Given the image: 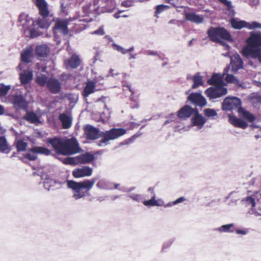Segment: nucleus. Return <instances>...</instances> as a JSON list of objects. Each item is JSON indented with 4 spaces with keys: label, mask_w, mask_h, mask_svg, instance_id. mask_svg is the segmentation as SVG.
Returning <instances> with one entry per match:
<instances>
[{
    "label": "nucleus",
    "mask_w": 261,
    "mask_h": 261,
    "mask_svg": "<svg viewBox=\"0 0 261 261\" xmlns=\"http://www.w3.org/2000/svg\"><path fill=\"white\" fill-rule=\"evenodd\" d=\"M21 83L22 85L28 84L33 79V72L29 70H24L19 74Z\"/></svg>",
    "instance_id": "obj_30"
},
{
    "label": "nucleus",
    "mask_w": 261,
    "mask_h": 261,
    "mask_svg": "<svg viewBox=\"0 0 261 261\" xmlns=\"http://www.w3.org/2000/svg\"><path fill=\"white\" fill-rule=\"evenodd\" d=\"M68 21L66 19L58 20L55 23L54 29L60 30L64 36H66L68 34Z\"/></svg>",
    "instance_id": "obj_20"
},
{
    "label": "nucleus",
    "mask_w": 261,
    "mask_h": 261,
    "mask_svg": "<svg viewBox=\"0 0 261 261\" xmlns=\"http://www.w3.org/2000/svg\"><path fill=\"white\" fill-rule=\"evenodd\" d=\"M33 57V51L32 48H27L21 53V58L22 62L29 63L31 62Z\"/></svg>",
    "instance_id": "obj_32"
},
{
    "label": "nucleus",
    "mask_w": 261,
    "mask_h": 261,
    "mask_svg": "<svg viewBox=\"0 0 261 261\" xmlns=\"http://www.w3.org/2000/svg\"><path fill=\"white\" fill-rule=\"evenodd\" d=\"M207 34L213 42L223 43L220 38L229 41L232 40L230 33L223 27H211L208 29Z\"/></svg>",
    "instance_id": "obj_6"
},
{
    "label": "nucleus",
    "mask_w": 261,
    "mask_h": 261,
    "mask_svg": "<svg viewBox=\"0 0 261 261\" xmlns=\"http://www.w3.org/2000/svg\"><path fill=\"white\" fill-rule=\"evenodd\" d=\"M93 169L88 166H83L72 171V175L75 178L89 177L92 174Z\"/></svg>",
    "instance_id": "obj_15"
},
{
    "label": "nucleus",
    "mask_w": 261,
    "mask_h": 261,
    "mask_svg": "<svg viewBox=\"0 0 261 261\" xmlns=\"http://www.w3.org/2000/svg\"><path fill=\"white\" fill-rule=\"evenodd\" d=\"M49 52V48L45 44L38 45L35 48L36 55L40 57H45Z\"/></svg>",
    "instance_id": "obj_31"
},
{
    "label": "nucleus",
    "mask_w": 261,
    "mask_h": 261,
    "mask_svg": "<svg viewBox=\"0 0 261 261\" xmlns=\"http://www.w3.org/2000/svg\"><path fill=\"white\" fill-rule=\"evenodd\" d=\"M81 60L79 57L76 55L73 54L71 57L64 61V64L69 66L72 69L77 68L80 65Z\"/></svg>",
    "instance_id": "obj_23"
},
{
    "label": "nucleus",
    "mask_w": 261,
    "mask_h": 261,
    "mask_svg": "<svg viewBox=\"0 0 261 261\" xmlns=\"http://www.w3.org/2000/svg\"><path fill=\"white\" fill-rule=\"evenodd\" d=\"M148 54L150 56H159V54L157 51L153 50H148Z\"/></svg>",
    "instance_id": "obj_63"
},
{
    "label": "nucleus",
    "mask_w": 261,
    "mask_h": 261,
    "mask_svg": "<svg viewBox=\"0 0 261 261\" xmlns=\"http://www.w3.org/2000/svg\"><path fill=\"white\" fill-rule=\"evenodd\" d=\"M250 214L254 215L255 217H258L261 216V214L260 212L257 211L255 208L252 207L249 211Z\"/></svg>",
    "instance_id": "obj_55"
},
{
    "label": "nucleus",
    "mask_w": 261,
    "mask_h": 261,
    "mask_svg": "<svg viewBox=\"0 0 261 261\" xmlns=\"http://www.w3.org/2000/svg\"><path fill=\"white\" fill-rule=\"evenodd\" d=\"M230 23L232 28L236 30H241L243 28H246L251 30L257 28H261V23L256 21L247 22L245 20H240L235 18L230 19Z\"/></svg>",
    "instance_id": "obj_8"
},
{
    "label": "nucleus",
    "mask_w": 261,
    "mask_h": 261,
    "mask_svg": "<svg viewBox=\"0 0 261 261\" xmlns=\"http://www.w3.org/2000/svg\"><path fill=\"white\" fill-rule=\"evenodd\" d=\"M188 101L196 106L203 107L207 104L205 97L200 93L192 92L188 97Z\"/></svg>",
    "instance_id": "obj_12"
},
{
    "label": "nucleus",
    "mask_w": 261,
    "mask_h": 261,
    "mask_svg": "<svg viewBox=\"0 0 261 261\" xmlns=\"http://www.w3.org/2000/svg\"><path fill=\"white\" fill-rule=\"evenodd\" d=\"M246 43L242 49V55L248 59H257L261 63V32H250Z\"/></svg>",
    "instance_id": "obj_3"
},
{
    "label": "nucleus",
    "mask_w": 261,
    "mask_h": 261,
    "mask_svg": "<svg viewBox=\"0 0 261 261\" xmlns=\"http://www.w3.org/2000/svg\"><path fill=\"white\" fill-rule=\"evenodd\" d=\"M144 205L147 206H160L162 205V204L159 203L155 199V194L153 193V195L151 197V198L148 200H144L142 201Z\"/></svg>",
    "instance_id": "obj_40"
},
{
    "label": "nucleus",
    "mask_w": 261,
    "mask_h": 261,
    "mask_svg": "<svg viewBox=\"0 0 261 261\" xmlns=\"http://www.w3.org/2000/svg\"><path fill=\"white\" fill-rule=\"evenodd\" d=\"M32 151L36 152V154H43L48 155L50 153V151L48 149L41 146H35L32 148Z\"/></svg>",
    "instance_id": "obj_38"
},
{
    "label": "nucleus",
    "mask_w": 261,
    "mask_h": 261,
    "mask_svg": "<svg viewBox=\"0 0 261 261\" xmlns=\"http://www.w3.org/2000/svg\"><path fill=\"white\" fill-rule=\"evenodd\" d=\"M229 122L236 127H240L243 129L246 128L248 124L243 120L238 118L235 116L228 115Z\"/></svg>",
    "instance_id": "obj_22"
},
{
    "label": "nucleus",
    "mask_w": 261,
    "mask_h": 261,
    "mask_svg": "<svg viewBox=\"0 0 261 261\" xmlns=\"http://www.w3.org/2000/svg\"><path fill=\"white\" fill-rule=\"evenodd\" d=\"M141 135V133L139 134H135L132 136L130 138L128 139L129 143H132L138 137H139Z\"/></svg>",
    "instance_id": "obj_59"
},
{
    "label": "nucleus",
    "mask_w": 261,
    "mask_h": 261,
    "mask_svg": "<svg viewBox=\"0 0 261 261\" xmlns=\"http://www.w3.org/2000/svg\"><path fill=\"white\" fill-rule=\"evenodd\" d=\"M229 68L230 67L228 66L224 69L223 75H224L225 74H226V76L225 77V81L227 82L231 83H237L238 80L233 75L227 73L228 70H229Z\"/></svg>",
    "instance_id": "obj_41"
},
{
    "label": "nucleus",
    "mask_w": 261,
    "mask_h": 261,
    "mask_svg": "<svg viewBox=\"0 0 261 261\" xmlns=\"http://www.w3.org/2000/svg\"><path fill=\"white\" fill-rule=\"evenodd\" d=\"M227 93V89L224 86L211 87L204 92L205 94L210 100L220 98L225 95Z\"/></svg>",
    "instance_id": "obj_10"
},
{
    "label": "nucleus",
    "mask_w": 261,
    "mask_h": 261,
    "mask_svg": "<svg viewBox=\"0 0 261 261\" xmlns=\"http://www.w3.org/2000/svg\"><path fill=\"white\" fill-rule=\"evenodd\" d=\"M59 119L62 122L63 128L68 129L71 126L72 119L66 113H62L59 115Z\"/></svg>",
    "instance_id": "obj_28"
},
{
    "label": "nucleus",
    "mask_w": 261,
    "mask_h": 261,
    "mask_svg": "<svg viewBox=\"0 0 261 261\" xmlns=\"http://www.w3.org/2000/svg\"><path fill=\"white\" fill-rule=\"evenodd\" d=\"M11 89L10 85H5L2 83L0 84V95L1 96H5Z\"/></svg>",
    "instance_id": "obj_45"
},
{
    "label": "nucleus",
    "mask_w": 261,
    "mask_h": 261,
    "mask_svg": "<svg viewBox=\"0 0 261 261\" xmlns=\"http://www.w3.org/2000/svg\"><path fill=\"white\" fill-rule=\"evenodd\" d=\"M209 85L214 86H224L225 84L223 81L221 75L219 74H214L207 81Z\"/></svg>",
    "instance_id": "obj_27"
},
{
    "label": "nucleus",
    "mask_w": 261,
    "mask_h": 261,
    "mask_svg": "<svg viewBox=\"0 0 261 261\" xmlns=\"http://www.w3.org/2000/svg\"><path fill=\"white\" fill-rule=\"evenodd\" d=\"M8 150L9 152V145L5 136L0 137V151L5 152Z\"/></svg>",
    "instance_id": "obj_42"
},
{
    "label": "nucleus",
    "mask_w": 261,
    "mask_h": 261,
    "mask_svg": "<svg viewBox=\"0 0 261 261\" xmlns=\"http://www.w3.org/2000/svg\"><path fill=\"white\" fill-rule=\"evenodd\" d=\"M95 83L92 81L87 82L85 87L82 91V95L84 98H87L90 94L94 93L95 89Z\"/></svg>",
    "instance_id": "obj_26"
},
{
    "label": "nucleus",
    "mask_w": 261,
    "mask_h": 261,
    "mask_svg": "<svg viewBox=\"0 0 261 261\" xmlns=\"http://www.w3.org/2000/svg\"><path fill=\"white\" fill-rule=\"evenodd\" d=\"M47 17L48 16H41L35 21V27L37 30H39V28L47 29L49 28L51 23V20H49Z\"/></svg>",
    "instance_id": "obj_21"
},
{
    "label": "nucleus",
    "mask_w": 261,
    "mask_h": 261,
    "mask_svg": "<svg viewBox=\"0 0 261 261\" xmlns=\"http://www.w3.org/2000/svg\"><path fill=\"white\" fill-rule=\"evenodd\" d=\"M185 19L189 21L196 24L202 23L203 22L204 18L202 16L196 14L194 12H185Z\"/></svg>",
    "instance_id": "obj_18"
},
{
    "label": "nucleus",
    "mask_w": 261,
    "mask_h": 261,
    "mask_svg": "<svg viewBox=\"0 0 261 261\" xmlns=\"http://www.w3.org/2000/svg\"><path fill=\"white\" fill-rule=\"evenodd\" d=\"M39 175L40 176L41 180H43L44 188L48 191L50 190L51 187L57 183V181L50 178L49 175L45 173L41 172Z\"/></svg>",
    "instance_id": "obj_24"
},
{
    "label": "nucleus",
    "mask_w": 261,
    "mask_h": 261,
    "mask_svg": "<svg viewBox=\"0 0 261 261\" xmlns=\"http://www.w3.org/2000/svg\"><path fill=\"white\" fill-rule=\"evenodd\" d=\"M120 184H116V183H113V189H118L120 188L119 187Z\"/></svg>",
    "instance_id": "obj_64"
},
{
    "label": "nucleus",
    "mask_w": 261,
    "mask_h": 261,
    "mask_svg": "<svg viewBox=\"0 0 261 261\" xmlns=\"http://www.w3.org/2000/svg\"><path fill=\"white\" fill-rule=\"evenodd\" d=\"M238 112L240 115L250 122H253L255 119V117L252 114L242 107L239 109Z\"/></svg>",
    "instance_id": "obj_37"
},
{
    "label": "nucleus",
    "mask_w": 261,
    "mask_h": 261,
    "mask_svg": "<svg viewBox=\"0 0 261 261\" xmlns=\"http://www.w3.org/2000/svg\"><path fill=\"white\" fill-rule=\"evenodd\" d=\"M174 242V239H171L166 242H165L162 246V250H164L167 248H168L171 245L173 244Z\"/></svg>",
    "instance_id": "obj_51"
},
{
    "label": "nucleus",
    "mask_w": 261,
    "mask_h": 261,
    "mask_svg": "<svg viewBox=\"0 0 261 261\" xmlns=\"http://www.w3.org/2000/svg\"><path fill=\"white\" fill-rule=\"evenodd\" d=\"M252 102H254L255 100H256V101L258 103L261 102V97L260 96H253L252 97Z\"/></svg>",
    "instance_id": "obj_62"
},
{
    "label": "nucleus",
    "mask_w": 261,
    "mask_h": 261,
    "mask_svg": "<svg viewBox=\"0 0 261 261\" xmlns=\"http://www.w3.org/2000/svg\"><path fill=\"white\" fill-rule=\"evenodd\" d=\"M93 34L99 35H103L105 34V31L103 29L102 27H100L98 30L95 31Z\"/></svg>",
    "instance_id": "obj_57"
},
{
    "label": "nucleus",
    "mask_w": 261,
    "mask_h": 261,
    "mask_svg": "<svg viewBox=\"0 0 261 261\" xmlns=\"http://www.w3.org/2000/svg\"><path fill=\"white\" fill-rule=\"evenodd\" d=\"M97 188L101 190H113V183L105 179L100 180L96 184Z\"/></svg>",
    "instance_id": "obj_33"
},
{
    "label": "nucleus",
    "mask_w": 261,
    "mask_h": 261,
    "mask_svg": "<svg viewBox=\"0 0 261 261\" xmlns=\"http://www.w3.org/2000/svg\"><path fill=\"white\" fill-rule=\"evenodd\" d=\"M48 143L58 154L70 155L79 153L81 148L77 140L74 138L70 139L54 138L49 139Z\"/></svg>",
    "instance_id": "obj_2"
},
{
    "label": "nucleus",
    "mask_w": 261,
    "mask_h": 261,
    "mask_svg": "<svg viewBox=\"0 0 261 261\" xmlns=\"http://www.w3.org/2000/svg\"><path fill=\"white\" fill-rule=\"evenodd\" d=\"M128 197L132 199L133 200L137 202L142 201L143 197L141 194H130L128 195Z\"/></svg>",
    "instance_id": "obj_47"
},
{
    "label": "nucleus",
    "mask_w": 261,
    "mask_h": 261,
    "mask_svg": "<svg viewBox=\"0 0 261 261\" xmlns=\"http://www.w3.org/2000/svg\"><path fill=\"white\" fill-rule=\"evenodd\" d=\"M26 113L23 119L32 124H37L40 123L39 117L33 111H25Z\"/></svg>",
    "instance_id": "obj_25"
},
{
    "label": "nucleus",
    "mask_w": 261,
    "mask_h": 261,
    "mask_svg": "<svg viewBox=\"0 0 261 261\" xmlns=\"http://www.w3.org/2000/svg\"><path fill=\"white\" fill-rule=\"evenodd\" d=\"M24 157L30 161H35L37 158V155L36 153L33 152L32 151V148H31L29 150V152L24 154Z\"/></svg>",
    "instance_id": "obj_46"
},
{
    "label": "nucleus",
    "mask_w": 261,
    "mask_h": 261,
    "mask_svg": "<svg viewBox=\"0 0 261 261\" xmlns=\"http://www.w3.org/2000/svg\"><path fill=\"white\" fill-rule=\"evenodd\" d=\"M191 121L192 126H196L198 129H200L206 122V118L200 114L197 109L195 108V112L191 118Z\"/></svg>",
    "instance_id": "obj_13"
},
{
    "label": "nucleus",
    "mask_w": 261,
    "mask_h": 261,
    "mask_svg": "<svg viewBox=\"0 0 261 261\" xmlns=\"http://www.w3.org/2000/svg\"><path fill=\"white\" fill-rule=\"evenodd\" d=\"M166 3H169L175 8H178L177 4L178 0H164Z\"/></svg>",
    "instance_id": "obj_56"
},
{
    "label": "nucleus",
    "mask_w": 261,
    "mask_h": 261,
    "mask_svg": "<svg viewBox=\"0 0 261 261\" xmlns=\"http://www.w3.org/2000/svg\"><path fill=\"white\" fill-rule=\"evenodd\" d=\"M48 79L46 75H41L38 76L36 77L37 83L41 86H44L45 85H47Z\"/></svg>",
    "instance_id": "obj_44"
},
{
    "label": "nucleus",
    "mask_w": 261,
    "mask_h": 261,
    "mask_svg": "<svg viewBox=\"0 0 261 261\" xmlns=\"http://www.w3.org/2000/svg\"><path fill=\"white\" fill-rule=\"evenodd\" d=\"M241 107L240 99L236 97H227L224 99L222 103V109L224 111H230L239 109Z\"/></svg>",
    "instance_id": "obj_11"
},
{
    "label": "nucleus",
    "mask_w": 261,
    "mask_h": 261,
    "mask_svg": "<svg viewBox=\"0 0 261 261\" xmlns=\"http://www.w3.org/2000/svg\"><path fill=\"white\" fill-rule=\"evenodd\" d=\"M105 1V4L102 6L104 8L101 10L102 13H111L115 8V4L112 0H101Z\"/></svg>",
    "instance_id": "obj_35"
},
{
    "label": "nucleus",
    "mask_w": 261,
    "mask_h": 261,
    "mask_svg": "<svg viewBox=\"0 0 261 261\" xmlns=\"http://www.w3.org/2000/svg\"><path fill=\"white\" fill-rule=\"evenodd\" d=\"M72 76V74L69 73H63L60 76V79L62 81L66 82Z\"/></svg>",
    "instance_id": "obj_50"
},
{
    "label": "nucleus",
    "mask_w": 261,
    "mask_h": 261,
    "mask_svg": "<svg viewBox=\"0 0 261 261\" xmlns=\"http://www.w3.org/2000/svg\"><path fill=\"white\" fill-rule=\"evenodd\" d=\"M193 81L194 83L192 86L193 89L198 88L203 84L202 77L199 72L196 73V74L193 76Z\"/></svg>",
    "instance_id": "obj_39"
},
{
    "label": "nucleus",
    "mask_w": 261,
    "mask_h": 261,
    "mask_svg": "<svg viewBox=\"0 0 261 261\" xmlns=\"http://www.w3.org/2000/svg\"><path fill=\"white\" fill-rule=\"evenodd\" d=\"M230 66L233 72H237L239 70L243 68V61L240 56L235 53L230 57Z\"/></svg>",
    "instance_id": "obj_14"
},
{
    "label": "nucleus",
    "mask_w": 261,
    "mask_h": 261,
    "mask_svg": "<svg viewBox=\"0 0 261 261\" xmlns=\"http://www.w3.org/2000/svg\"><path fill=\"white\" fill-rule=\"evenodd\" d=\"M126 130L122 128H113L109 130L100 132L99 128L91 125H87L84 127V134L89 140L102 139L97 142V145L103 147L110 144L111 140H115L124 135Z\"/></svg>",
    "instance_id": "obj_1"
},
{
    "label": "nucleus",
    "mask_w": 261,
    "mask_h": 261,
    "mask_svg": "<svg viewBox=\"0 0 261 261\" xmlns=\"http://www.w3.org/2000/svg\"><path fill=\"white\" fill-rule=\"evenodd\" d=\"M135 188H136L135 187H132L128 188H125L124 187H121L119 189V190L122 191L123 192H130L134 191L135 189Z\"/></svg>",
    "instance_id": "obj_54"
},
{
    "label": "nucleus",
    "mask_w": 261,
    "mask_h": 261,
    "mask_svg": "<svg viewBox=\"0 0 261 261\" xmlns=\"http://www.w3.org/2000/svg\"><path fill=\"white\" fill-rule=\"evenodd\" d=\"M112 47L114 49L116 50L117 51L120 52L123 55H125L126 54V49H125L123 47L118 45L115 43L112 44Z\"/></svg>",
    "instance_id": "obj_48"
},
{
    "label": "nucleus",
    "mask_w": 261,
    "mask_h": 261,
    "mask_svg": "<svg viewBox=\"0 0 261 261\" xmlns=\"http://www.w3.org/2000/svg\"><path fill=\"white\" fill-rule=\"evenodd\" d=\"M186 200V198L184 197H180L174 201V203L175 205H176L178 203H181Z\"/></svg>",
    "instance_id": "obj_60"
},
{
    "label": "nucleus",
    "mask_w": 261,
    "mask_h": 261,
    "mask_svg": "<svg viewBox=\"0 0 261 261\" xmlns=\"http://www.w3.org/2000/svg\"><path fill=\"white\" fill-rule=\"evenodd\" d=\"M35 5L38 8L39 14L41 16H48V5L45 0H36Z\"/></svg>",
    "instance_id": "obj_19"
},
{
    "label": "nucleus",
    "mask_w": 261,
    "mask_h": 261,
    "mask_svg": "<svg viewBox=\"0 0 261 261\" xmlns=\"http://www.w3.org/2000/svg\"><path fill=\"white\" fill-rule=\"evenodd\" d=\"M220 3L226 7V13L230 17H233L236 14L234 6L231 2L228 0H218Z\"/></svg>",
    "instance_id": "obj_29"
},
{
    "label": "nucleus",
    "mask_w": 261,
    "mask_h": 261,
    "mask_svg": "<svg viewBox=\"0 0 261 261\" xmlns=\"http://www.w3.org/2000/svg\"><path fill=\"white\" fill-rule=\"evenodd\" d=\"M248 232V228H244L243 229H237L236 233L238 234L246 235Z\"/></svg>",
    "instance_id": "obj_53"
},
{
    "label": "nucleus",
    "mask_w": 261,
    "mask_h": 261,
    "mask_svg": "<svg viewBox=\"0 0 261 261\" xmlns=\"http://www.w3.org/2000/svg\"><path fill=\"white\" fill-rule=\"evenodd\" d=\"M28 143L22 140H18L16 142V147L18 151H24L26 150Z\"/></svg>",
    "instance_id": "obj_43"
},
{
    "label": "nucleus",
    "mask_w": 261,
    "mask_h": 261,
    "mask_svg": "<svg viewBox=\"0 0 261 261\" xmlns=\"http://www.w3.org/2000/svg\"><path fill=\"white\" fill-rule=\"evenodd\" d=\"M195 112V108L194 109L189 105H185L178 112L177 116L181 119H187L190 118Z\"/></svg>",
    "instance_id": "obj_16"
},
{
    "label": "nucleus",
    "mask_w": 261,
    "mask_h": 261,
    "mask_svg": "<svg viewBox=\"0 0 261 261\" xmlns=\"http://www.w3.org/2000/svg\"><path fill=\"white\" fill-rule=\"evenodd\" d=\"M204 117L208 119L215 120L218 117L217 111L213 109L206 108L203 111Z\"/></svg>",
    "instance_id": "obj_34"
},
{
    "label": "nucleus",
    "mask_w": 261,
    "mask_h": 261,
    "mask_svg": "<svg viewBox=\"0 0 261 261\" xmlns=\"http://www.w3.org/2000/svg\"><path fill=\"white\" fill-rule=\"evenodd\" d=\"M161 204H162V206H164L165 207H171L175 204L174 203V201L173 202H169L167 203H164V201H162L160 203Z\"/></svg>",
    "instance_id": "obj_61"
},
{
    "label": "nucleus",
    "mask_w": 261,
    "mask_h": 261,
    "mask_svg": "<svg viewBox=\"0 0 261 261\" xmlns=\"http://www.w3.org/2000/svg\"><path fill=\"white\" fill-rule=\"evenodd\" d=\"M165 11L163 7V5H159L156 6L155 15L157 16V15L161 13L162 12Z\"/></svg>",
    "instance_id": "obj_52"
},
{
    "label": "nucleus",
    "mask_w": 261,
    "mask_h": 261,
    "mask_svg": "<svg viewBox=\"0 0 261 261\" xmlns=\"http://www.w3.org/2000/svg\"><path fill=\"white\" fill-rule=\"evenodd\" d=\"M94 159L95 157L93 154L87 152L75 157H66L63 160V163L71 165L85 164L91 163Z\"/></svg>",
    "instance_id": "obj_7"
},
{
    "label": "nucleus",
    "mask_w": 261,
    "mask_h": 261,
    "mask_svg": "<svg viewBox=\"0 0 261 261\" xmlns=\"http://www.w3.org/2000/svg\"><path fill=\"white\" fill-rule=\"evenodd\" d=\"M96 180V178H93L91 180H84L81 182L68 180H67V188L73 191L72 197L75 200H79L84 198L86 194H89V193L86 192L90 191L93 188Z\"/></svg>",
    "instance_id": "obj_4"
},
{
    "label": "nucleus",
    "mask_w": 261,
    "mask_h": 261,
    "mask_svg": "<svg viewBox=\"0 0 261 261\" xmlns=\"http://www.w3.org/2000/svg\"><path fill=\"white\" fill-rule=\"evenodd\" d=\"M60 6H61V11L63 13H65L66 12V6L64 5V0H61L60 2Z\"/></svg>",
    "instance_id": "obj_58"
},
{
    "label": "nucleus",
    "mask_w": 261,
    "mask_h": 261,
    "mask_svg": "<svg viewBox=\"0 0 261 261\" xmlns=\"http://www.w3.org/2000/svg\"><path fill=\"white\" fill-rule=\"evenodd\" d=\"M234 226V225L233 223L225 224L215 228V230L220 232L232 233L233 232L232 228Z\"/></svg>",
    "instance_id": "obj_36"
},
{
    "label": "nucleus",
    "mask_w": 261,
    "mask_h": 261,
    "mask_svg": "<svg viewBox=\"0 0 261 261\" xmlns=\"http://www.w3.org/2000/svg\"><path fill=\"white\" fill-rule=\"evenodd\" d=\"M243 201H245L246 204H251L252 207H254L255 205V199L251 196H248L245 199L243 200Z\"/></svg>",
    "instance_id": "obj_49"
},
{
    "label": "nucleus",
    "mask_w": 261,
    "mask_h": 261,
    "mask_svg": "<svg viewBox=\"0 0 261 261\" xmlns=\"http://www.w3.org/2000/svg\"><path fill=\"white\" fill-rule=\"evenodd\" d=\"M18 21V25L22 27L24 31L27 30L29 32L31 37L33 38L41 35V33L35 27V21L28 14L21 13L19 15Z\"/></svg>",
    "instance_id": "obj_5"
},
{
    "label": "nucleus",
    "mask_w": 261,
    "mask_h": 261,
    "mask_svg": "<svg viewBox=\"0 0 261 261\" xmlns=\"http://www.w3.org/2000/svg\"><path fill=\"white\" fill-rule=\"evenodd\" d=\"M47 87L53 94L59 93L61 89V84L59 81L55 78L48 80Z\"/></svg>",
    "instance_id": "obj_17"
},
{
    "label": "nucleus",
    "mask_w": 261,
    "mask_h": 261,
    "mask_svg": "<svg viewBox=\"0 0 261 261\" xmlns=\"http://www.w3.org/2000/svg\"><path fill=\"white\" fill-rule=\"evenodd\" d=\"M10 100L16 110L27 111L28 110L29 101L24 95L14 94L10 96Z\"/></svg>",
    "instance_id": "obj_9"
}]
</instances>
